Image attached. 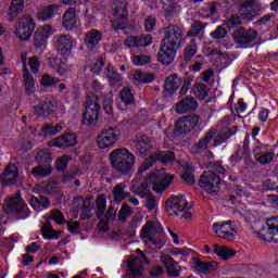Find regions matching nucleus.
<instances>
[{
    "instance_id": "nucleus-1",
    "label": "nucleus",
    "mask_w": 278,
    "mask_h": 278,
    "mask_svg": "<svg viewBox=\"0 0 278 278\" xmlns=\"http://www.w3.org/2000/svg\"><path fill=\"white\" fill-rule=\"evenodd\" d=\"M233 121H236L233 116H227L223 121H220V129L218 131H208L200 142L191 147V153L193 155H199V153H203L204 155H207V157H214V155L210 152V147H212V144L210 143L213 140V147H219V144L227 142L228 138H231V136H233V132H231V129L229 128L231 127V125H233Z\"/></svg>"
},
{
    "instance_id": "nucleus-2",
    "label": "nucleus",
    "mask_w": 278,
    "mask_h": 278,
    "mask_svg": "<svg viewBox=\"0 0 278 278\" xmlns=\"http://www.w3.org/2000/svg\"><path fill=\"white\" fill-rule=\"evenodd\" d=\"M111 167L115 173L127 175L136 166V155L129 152L127 148H117L109 154Z\"/></svg>"
},
{
    "instance_id": "nucleus-3",
    "label": "nucleus",
    "mask_w": 278,
    "mask_h": 278,
    "mask_svg": "<svg viewBox=\"0 0 278 278\" xmlns=\"http://www.w3.org/2000/svg\"><path fill=\"white\" fill-rule=\"evenodd\" d=\"M218 175H217V174ZM225 174V168L220 165H213L212 170L204 172L199 180V186L208 194H216L220 191V176Z\"/></svg>"
},
{
    "instance_id": "nucleus-4",
    "label": "nucleus",
    "mask_w": 278,
    "mask_h": 278,
    "mask_svg": "<svg viewBox=\"0 0 278 278\" xmlns=\"http://www.w3.org/2000/svg\"><path fill=\"white\" fill-rule=\"evenodd\" d=\"M173 179H175V175L161 169L152 173L148 178H146L141 187L149 188V186H152V190H154L156 194H162L165 190H168V187L173 184Z\"/></svg>"
},
{
    "instance_id": "nucleus-5",
    "label": "nucleus",
    "mask_w": 278,
    "mask_h": 278,
    "mask_svg": "<svg viewBox=\"0 0 278 278\" xmlns=\"http://www.w3.org/2000/svg\"><path fill=\"white\" fill-rule=\"evenodd\" d=\"M166 212H169V216H178L179 218H185V220H190L192 218V211L188 206V201L186 195H173L165 203Z\"/></svg>"
},
{
    "instance_id": "nucleus-6",
    "label": "nucleus",
    "mask_w": 278,
    "mask_h": 278,
    "mask_svg": "<svg viewBox=\"0 0 278 278\" xmlns=\"http://www.w3.org/2000/svg\"><path fill=\"white\" fill-rule=\"evenodd\" d=\"M101 112V103L99 98L91 93L87 97L85 112L83 113V124L92 126L99 123V113Z\"/></svg>"
},
{
    "instance_id": "nucleus-7",
    "label": "nucleus",
    "mask_w": 278,
    "mask_h": 278,
    "mask_svg": "<svg viewBox=\"0 0 278 278\" xmlns=\"http://www.w3.org/2000/svg\"><path fill=\"white\" fill-rule=\"evenodd\" d=\"M141 236L156 249L164 247V228L160 224L148 222L142 229Z\"/></svg>"
},
{
    "instance_id": "nucleus-8",
    "label": "nucleus",
    "mask_w": 278,
    "mask_h": 278,
    "mask_svg": "<svg viewBox=\"0 0 278 278\" xmlns=\"http://www.w3.org/2000/svg\"><path fill=\"white\" fill-rule=\"evenodd\" d=\"M2 210L4 214H15L17 218H27L29 216V207L18 194L9 198L3 204Z\"/></svg>"
},
{
    "instance_id": "nucleus-9",
    "label": "nucleus",
    "mask_w": 278,
    "mask_h": 278,
    "mask_svg": "<svg viewBox=\"0 0 278 278\" xmlns=\"http://www.w3.org/2000/svg\"><path fill=\"white\" fill-rule=\"evenodd\" d=\"M121 131L116 127H109L101 130L97 138L99 149H110L118 142Z\"/></svg>"
},
{
    "instance_id": "nucleus-10",
    "label": "nucleus",
    "mask_w": 278,
    "mask_h": 278,
    "mask_svg": "<svg viewBox=\"0 0 278 278\" xmlns=\"http://www.w3.org/2000/svg\"><path fill=\"white\" fill-rule=\"evenodd\" d=\"M55 110H58V102L53 97L40 100L39 103L33 108L35 116H38L39 118H49V116H53Z\"/></svg>"
},
{
    "instance_id": "nucleus-11",
    "label": "nucleus",
    "mask_w": 278,
    "mask_h": 278,
    "mask_svg": "<svg viewBox=\"0 0 278 278\" xmlns=\"http://www.w3.org/2000/svg\"><path fill=\"white\" fill-rule=\"evenodd\" d=\"M35 28L34 18L30 17V15H24L20 17L15 26V36L20 38V40H29Z\"/></svg>"
},
{
    "instance_id": "nucleus-12",
    "label": "nucleus",
    "mask_w": 278,
    "mask_h": 278,
    "mask_svg": "<svg viewBox=\"0 0 278 278\" xmlns=\"http://www.w3.org/2000/svg\"><path fill=\"white\" fill-rule=\"evenodd\" d=\"M212 228L215 236L222 238V240H233L236 233H238L236 226H233V220L213 223Z\"/></svg>"
},
{
    "instance_id": "nucleus-13",
    "label": "nucleus",
    "mask_w": 278,
    "mask_h": 278,
    "mask_svg": "<svg viewBox=\"0 0 278 278\" xmlns=\"http://www.w3.org/2000/svg\"><path fill=\"white\" fill-rule=\"evenodd\" d=\"M175 58H177V46L168 43V39H163L157 53V62L168 66V64H173V62H175Z\"/></svg>"
},
{
    "instance_id": "nucleus-14",
    "label": "nucleus",
    "mask_w": 278,
    "mask_h": 278,
    "mask_svg": "<svg viewBox=\"0 0 278 278\" xmlns=\"http://www.w3.org/2000/svg\"><path fill=\"white\" fill-rule=\"evenodd\" d=\"M258 236L267 242H278V216L267 219L265 225L262 226Z\"/></svg>"
},
{
    "instance_id": "nucleus-15",
    "label": "nucleus",
    "mask_w": 278,
    "mask_h": 278,
    "mask_svg": "<svg viewBox=\"0 0 278 278\" xmlns=\"http://www.w3.org/2000/svg\"><path fill=\"white\" fill-rule=\"evenodd\" d=\"M127 3L125 0H118L114 2V20L113 25H115V29H125L127 27L129 21L127 18Z\"/></svg>"
},
{
    "instance_id": "nucleus-16",
    "label": "nucleus",
    "mask_w": 278,
    "mask_h": 278,
    "mask_svg": "<svg viewBox=\"0 0 278 278\" xmlns=\"http://www.w3.org/2000/svg\"><path fill=\"white\" fill-rule=\"evenodd\" d=\"M97 218H104L105 220H115L116 219V208L114 206H109L108 201L105 200V194H100L96 200ZM105 210L106 214H105Z\"/></svg>"
},
{
    "instance_id": "nucleus-17",
    "label": "nucleus",
    "mask_w": 278,
    "mask_h": 278,
    "mask_svg": "<svg viewBox=\"0 0 278 278\" xmlns=\"http://www.w3.org/2000/svg\"><path fill=\"white\" fill-rule=\"evenodd\" d=\"M155 162H161V164H168L175 162V154L170 151H161L154 154H151L149 159L146 160L142 170H149Z\"/></svg>"
},
{
    "instance_id": "nucleus-18",
    "label": "nucleus",
    "mask_w": 278,
    "mask_h": 278,
    "mask_svg": "<svg viewBox=\"0 0 278 278\" xmlns=\"http://www.w3.org/2000/svg\"><path fill=\"white\" fill-rule=\"evenodd\" d=\"M198 125V115H189L187 117H182L176 123L175 134L176 136H179V134H189V131H192V129H194V127Z\"/></svg>"
},
{
    "instance_id": "nucleus-19",
    "label": "nucleus",
    "mask_w": 278,
    "mask_h": 278,
    "mask_svg": "<svg viewBox=\"0 0 278 278\" xmlns=\"http://www.w3.org/2000/svg\"><path fill=\"white\" fill-rule=\"evenodd\" d=\"M0 181L3 186H16L18 184V167L14 164H9L0 174Z\"/></svg>"
},
{
    "instance_id": "nucleus-20",
    "label": "nucleus",
    "mask_w": 278,
    "mask_h": 278,
    "mask_svg": "<svg viewBox=\"0 0 278 278\" xmlns=\"http://www.w3.org/2000/svg\"><path fill=\"white\" fill-rule=\"evenodd\" d=\"M74 206L76 211L79 212L81 210L80 218L81 220H88L92 217V201L90 198L81 199V197H76L74 200Z\"/></svg>"
},
{
    "instance_id": "nucleus-21",
    "label": "nucleus",
    "mask_w": 278,
    "mask_h": 278,
    "mask_svg": "<svg viewBox=\"0 0 278 278\" xmlns=\"http://www.w3.org/2000/svg\"><path fill=\"white\" fill-rule=\"evenodd\" d=\"M184 34H185L184 28L177 25H169L165 30L164 40H167L168 45H173L174 47H177V45L181 42V39L184 38Z\"/></svg>"
},
{
    "instance_id": "nucleus-22",
    "label": "nucleus",
    "mask_w": 278,
    "mask_h": 278,
    "mask_svg": "<svg viewBox=\"0 0 278 278\" xmlns=\"http://www.w3.org/2000/svg\"><path fill=\"white\" fill-rule=\"evenodd\" d=\"M77 14L81 16V9L77 7L67 9L63 14V27L68 31L77 27Z\"/></svg>"
},
{
    "instance_id": "nucleus-23",
    "label": "nucleus",
    "mask_w": 278,
    "mask_h": 278,
    "mask_svg": "<svg viewBox=\"0 0 278 278\" xmlns=\"http://www.w3.org/2000/svg\"><path fill=\"white\" fill-rule=\"evenodd\" d=\"M54 38L59 55H68L73 49V38L68 35H59Z\"/></svg>"
},
{
    "instance_id": "nucleus-24",
    "label": "nucleus",
    "mask_w": 278,
    "mask_h": 278,
    "mask_svg": "<svg viewBox=\"0 0 278 278\" xmlns=\"http://www.w3.org/2000/svg\"><path fill=\"white\" fill-rule=\"evenodd\" d=\"M257 38V33L254 29L239 28L233 34V39L237 45H249Z\"/></svg>"
},
{
    "instance_id": "nucleus-25",
    "label": "nucleus",
    "mask_w": 278,
    "mask_h": 278,
    "mask_svg": "<svg viewBox=\"0 0 278 278\" xmlns=\"http://www.w3.org/2000/svg\"><path fill=\"white\" fill-rule=\"evenodd\" d=\"M126 277L138 278L140 277V257H129L126 260Z\"/></svg>"
},
{
    "instance_id": "nucleus-26",
    "label": "nucleus",
    "mask_w": 278,
    "mask_h": 278,
    "mask_svg": "<svg viewBox=\"0 0 278 278\" xmlns=\"http://www.w3.org/2000/svg\"><path fill=\"white\" fill-rule=\"evenodd\" d=\"M140 197L144 199V207H147L149 212H153L157 208V200H155V197L151 193V187H141Z\"/></svg>"
},
{
    "instance_id": "nucleus-27",
    "label": "nucleus",
    "mask_w": 278,
    "mask_h": 278,
    "mask_svg": "<svg viewBox=\"0 0 278 278\" xmlns=\"http://www.w3.org/2000/svg\"><path fill=\"white\" fill-rule=\"evenodd\" d=\"M75 144H77V136L74 134L56 137L53 141V147H59V149H68V147H75Z\"/></svg>"
},
{
    "instance_id": "nucleus-28",
    "label": "nucleus",
    "mask_w": 278,
    "mask_h": 278,
    "mask_svg": "<svg viewBox=\"0 0 278 278\" xmlns=\"http://www.w3.org/2000/svg\"><path fill=\"white\" fill-rule=\"evenodd\" d=\"M30 173L35 179H45L53 173V167L49 163H38V166L34 167Z\"/></svg>"
},
{
    "instance_id": "nucleus-29",
    "label": "nucleus",
    "mask_w": 278,
    "mask_h": 278,
    "mask_svg": "<svg viewBox=\"0 0 278 278\" xmlns=\"http://www.w3.org/2000/svg\"><path fill=\"white\" fill-rule=\"evenodd\" d=\"M193 267L198 273L207 274L216 270L218 268V263L216 261L203 262L201 260H195L193 262Z\"/></svg>"
},
{
    "instance_id": "nucleus-30",
    "label": "nucleus",
    "mask_w": 278,
    "mask_h": 278,
    "mask_svg": "<svg viewBox=\"0 0 278 278\" xmlns=\"http://www.w3.org/2000/svg\"><path fill=\"white\" fill-rule=\"evenodd\" d=\"M197 108H199V104L194 98H186L176 105V112L177 114H186V112H192Z\"/></svg>"
},
{
    "instance_id": "nucleus-31",
    "label": "nucleus",
    "mask_w": 278,
    "mask_h": 278,
    "mask_svg": "<svg viewBox=\"0 0 278 278\" xmlns=\"http://www.w3.org/2000/svg\"><path fill=\"white\" fill-rule=\"evenodd\" d=\"M213 253H215L217 257H219V260H223L224 262H227V260H231V257L236 255L235 250L230 249L229 247L220 244L213 245Z\"/></svg>"
},
{
    "instance_id": "nucleus-32",
    "label": "nucleus",
    "mask_w": 278,
    "mask_h": 278,
    "mask_svg": "<svg viewBox=\"0 0 278 278\" xmlns=\"http://www.w3.org/2000/svg\"><path fill=\"white\" fill-rule=\"evenodd\" d=\"M103 34L97 29H91L85 35V45L88 49H94L101 42Z\"/></svg>"
},
{
    "instance_id": "nucleus-33",
    "label": "nucleus",
    "mask_w": 278,
    "mask_h": 278,
    "mask_svg": "<svg viewBox=\"0 0 278 278\" xmlns=\"http://www.w3.org/2000/svg\"><path fill=\"white\" fill-rule=\"evenodd\" d=\"M104 75L109 80L110 86L116 88L123 81V76L112 65H108L104 70Z\"/></svg>"
},
{
    "instance_id": "nucleus-34",
    "label": "nucleus",
    "mask_w": 278,
    "mask_h": 278,
    "mask_svg": "<svg viewBox=\"0 0 278 278\" xmlns=\"http://www.w3.org/2000/svg\"><path fill=\"white\" fill-rule=\"evenodd\" d=\"M239 14L242 18H247L251 21L257 14L255 11V0H248L245 1L239 10Z\"/></svg>"
},
{
    "instance_id": "nucleus-35",
    "label": "nucleus",
    "mask_w": 278,
    "mask_h": 278,
    "mask_svg": "<svg viewBox=\"0 0 278 278\" xmlns=\"http://www.w3.org/2000/svg\"><path fill=\"white\" fill-rule=\"evenodd\" d=\"M60 10V4H50L47 7H43L39 10L38 17L41 18V21H50V18L55 17Z\"/></svg>"
},
{
    "instance_id": "nucleus-36",
    "label": "nucleus",
    "mask_w": 278,
    "mask_h": 278,
    "mask_svg": "<svg viewBox=\"0 0 278 278\" xmlns=\"http://www.w3.org/2000/svg\"><path fill=\"white\" fill-rule=\"evenodd\" d=\"M25 10V0H11L8 16L9 21H14L18 14Z\"/></svg>"
},
{
    "instance_id": "nucleus-37",
    "label": "nucleus",
    "mask_w": 278,
    "mask_h": 278,
    "mask_svg": "<svg viewBox=\"0 0 278 278\" xmlns=\"http://www.w3.org/2000/svg\"><path fill=\"white\" fill-rule=\"evenodd\" d=\"M181 86V78L177 75L169 76L165 81V92L167 94H175L179 87Z\"/></svg>"
},
{
    "instance_id": "nucleus-38",
    "label": "nucleus",
    "mask_w": 278,
    "mask_h": 278,
    "mask_svg": "<svg viewBox=\"0 0 278 278\" xmlns=\"http://www.w3.org/2000/svg\"><path fill=\"white\" fill-rule=\"evenodd\" d=\"M30 205L35 212H42V210H47L51 205V202L49 201V198L47 197H40L37 198L33 195L30 198Z\"/></svg>"
},
{
    "instance_id": "nucleus-39",
    "label": "nucleus",
    "mask_w": 278,
    "mask_h": 278,
    "mask_svg": "<svg viewBox=\"0 0 278 278\" xmlns=\"http://www.w3.org/2000/svg\"><path fill=\"white\" fill-rule=\"evenodd\" d=\"M23 79H24V86L27 94H34L36 81L34 80V76L31 75V72H29L27 67H24Z\"/></svg>"
},
{
    "instance_id": "nucleus-40",
    "label": "nucleus",
    "mask_w": 278,
    "mask_h": 278,
    "mask_svg": "<svg viewBox=\"0 0 278 278\" xmlns=\"http://www.w3.org/2000/svg\"><path fill=\"white\" fill-rule=\"evenodd\" d=\"M167 268V273L169 277H179V273H181V267L172 257L167 256L166 261H163Z\"/></svg>"
},
{
    "instance_id": "nucleus-41",
    "label": "nucleus",
    "mask_w": 278,
    "mask_h": 278,
    "mask_svg": "<svg viewBox=\"0 0 278 278\" xmlns=\"http://www.w3.org/2000/svg\"><path fill=\"white\" fill-rule=\"evenodd\" d=\"M113 197V201H116L117 203L125 201V199H129V192H125V184H118L115 186Z\"/></svg>"
},
{
    "instance_id": "nucleus-42",
    "label": "nucleus",
    "mask_w": 278,
    "mask_h": 278,
    "mask_svg": "<svg viewBox=\"0 0 278 278\" xmlns=\"http://www.w3.org/2000/svg\"><path fill=\"white\" fill-rule=\"evenodd\" d=\"M119 99L124 103L125 108H129V105H132L134 103V93H131L129 88H124L119 92Z\"/></svg>"
},
{
    "instance_id": "nucleus-43",
    "label": "nucleus",
    "mask_w": 278,
    "mask_h": 278,
    "mask_svg": "<svg viewBox=\"0 0 278 278\" xmlns=\"http://www.w3.org/2000/svg\"><path fill=\"white\" fill-rule=\"evenodd\" d=\"M193 94H194V97L200 99V101H203V99H205L207 97V94H210V88L205 87V85H203V84L198 83L193 87Z\"/></svg>"
},
{
    "instance_id": "nucleus-44",
    "label": "nucleus",
    "mask_w": 278,
    "mask_h": 278,
    "mask_svg": "<svg viewBox=\"0 0 278 278\" xmlns=\"http://www.w3.org/2000/svg\"><path fill=\"white\" fill-rule=\"evenodd\" d=\"M36 161L38 164H51L53 157H51V152L48 149H45L37 153Z\"/></svg>"
},
{
    "instance_id": "nucleus-45",
    "label": "nucleus",
    "mask_w": 278,
    "mask_h": 278,
    "mask_svg": "<svg viewBox=\"0 0 278 278\" xmlns=\"http://www.w3.org/2000/svg\"><path fill=\"white\" fill-rule=\"evenodd\" d=\"M164 5L167 8L165 9V17L170 21L175 14H177V7H175V0H162Z\"/></svg>"
},
{
    "instance_id": "nucleus-46",
    "label": "nucleus",
    "mask_w": 278,
    "mask_h": 278,
    "mask_svg": "<svg viewBox=\"0 0 278 278\" xmlns=\"http://www.w3.org/2000/svg\"><path fill=\"white\" fill-rule=\"evenodd\" d=\"M194 168H192V166L190 165H186L184 167V173H182V179L184 181H186V184H189V186H192L195 184V179H194Z\"/></svg>"
},
{
    "instance_id": "nucleus-47",
    "label": "nucleus",
    "mask_w": 278,
    "mask_h": 278,
    "mask_svg": "<svg viewBox=\"0 0 278 278\" xmlns=\"http://www.w3.org/2000/svg\"><path fill=\"white\" fill-rule=\"evenodd\" d=\"M41 233L46 239L55 238L58 240V238L60 237V233L53 230L50 223L43 224V226L41 227Z\"/></svg>"
},
{
    "instance_id": "nucleus-48",
    "label": "nucleus",
    "mask_w": 278,
    "mask_h": 278,
    "mask_svg": "<svg viewBox=\"0 0 278 278\" xmlns=\"http://www.w3.org/2000/svg\"><path fill=\"white\" fill-rule=\"evenodd\" d=\"M254 157L258 164H270L275 160V153L265 152V153H255Z\"/></svg>"
},
{
    "instance_id": "nucleus-49",
    "label": "nucleus",
    "mask_w": 278,
    "mask_h": 278,
    "mask_svg": "<svg viewBox=\"0 0 278 278\" xmlns=\"http://www.w3.org/2000/svg\"><path fill=\"white\" fill-rule=\"evenodd\" d=\"M34 45L37 51H40V53H42V51H45V49L47 48V38L41 36L40 33H35Z\"/></svg>"
},
{
    "instance_id": "nucleus-50",
    "label": "nucleus",
    "mask_w": 278,
    "mask_h": 278,
    "mask_svg": "<svg viewBox=\"0 0 278 278\" xmlns=\"http://www.w3.org/2000/svg\"><path fill=\"white\" fill-rule=\"evenodd\" d=\"M194 55H197V42H194V40H191L185 49L186 62H190V60H192Z\"/></svg>"
},
{
    "instance_id": "nucleus-51",
    "label": "nucleus",
    "mask_w": 278,
    "mask_h": 278,
    "mask_svg": "<svg viewBox=\"0 0 278 278\" xmlns=\"http://www.w3.org/2000/svg\"><path fill=\"white\" fill-rule=\"evenodd\" d=\"M62 131V125L56 124H47L46 127L43 128V134L46 136H55V134H60Z\"/></svg>"
},
{
    "instance_id": "nucleus-52",
    "label": "nucleus",
    "mask_w": 278,
    "mask_h": 278,
    "mask_svg": "<svg viewBox=\"0 0 278 278\" xmlns=\"http://www.w3.org/2000/svg\"><path fill=\"white\" fill-rule=\"evenodd\" d=\"M241 23L242 20L240 18V16L233 15L224 23V27H226L227 29H233V27H238V25H240Z\"/></svg>"
},
{
    "instance_id": "nucleus-53",
    "label": "nucleus",
    "mask_w": 278,
    "mask_h": 278,
    "mask_svg": "<svg viewBox=\"0 0 278 278\" xmlns=\"http://www.w3.org/2000/svg\"><path fill=\"white\" fill-rule=\"evenodd\" d=\"M129 214H131V208H129V204L127 203H123L119 213H118V220H121V223H125V220H127V216H129Z\"/></svg>"
},
{
    "instance_id": "nucleus-54",
    "label": "nucleus",
    "mask_w": 278,
    "mask_h": 278,
    "mask_svg": "<svg viewBox=\"0 0 278 278\" xmlns=\"http://www.w3.org/2000/svg\"><path fill=\"white\" fill-rule=\"evenodd\" d=\"M204 27L201 22H193L191 25V29L187 33V36L192 37V36H199L201 31H203Z\"/></svg>"
},
{
    "instance_id": "nucleus-55",
    "label": "nucleus",
    "mask_w": 278,
    "mask_h": 278,
    "mask_svg": "<svg viewBox=\"0 0 278 278\" xmlns=\"http://www.w3.org/2000/svg\"><path fill=\"white\" fill-rule=\"evenodd\" d=\"M88 1L90 0H73V5L80 10L81 16H86L88 14V8L86 7V3H88Z\"/></svg>"
},
{
    "instance_id": "nucleus-56",
    "label": "nucleus",
    "mask_w": 278,
    "mask_h": 278,
    "mask_svg": "<svg viewBox=\"0 0 278 278\" xmlns=\"http://www.w3.org/2000/svg\"><path fill=\"white\" fill-rule=\"evenodd\" d=\"M104 66H105V61L103 60V58H99L93 63L91 67V73H93V75H100Z\"/></svg>"
},
{
    "instance_id": "nucleus-57",
    "label": "nucleus",
    "mask_w": 278,
    "mask_h": 278,
    "mask_svg": "<svg viewBox=\"0 0 278 278\" xmlns=\"http://www.w3.org/2000/svg\"><path fill=\"white\" fill-rule=\"evenodd\" d=\"M54 31L55 30L53 29L52 26L45 25L43 27H41L37 30V34H40L43 38H46L48 40L49 36H53Z\"/></svg>"
},
{
    "instance_id": "nucleus-58",
    "label": "nucleus",
    "mask_w": 278,
    "mask_h": 278,
    "mask_svg": "<svg viewBox=\"0 0 278 278\" xmlns=\"http://www.w3.org/2000/svg\"><path fill=\"white\" fill-rule=\"evenodd\" d=\"M28 66L31 73H38V71H40V60H38L37 56L29 58Z\"/></svg>"
},
{
    "instance_id": "nucleus-59",
    "label": "nucleus",
    "mask_w": 278,
    "mask_h": 278,
    "mask_svg": "<svg viewBox=\"0 0 278 278\" xmlns=\"http://www.w3.org/2000/svg\"><path fill=\"white\" fill-rule=\"evenodd\" d=\"M58 80L49 75H43L41 77V86H43V88H51V86H55Z\"/></svg>"
},
{
    "instance_id": "nucleus-60",
    "label": "nucleus",
    "mask_w": 278,
    "mask_h": 278,
    "mask_svg": "<svg viewBox=\"0 0 278 278\" xmlns=\"http://www.w3.org/2000/svg\"><path fill=\"white\" fill-rule=\"evenodd\" d=\"M126 47H130V49H138L140 47V39L136 36H129L125 40Z\"/></svg>"
},
{
    "instance_id": "nucleus-61",
    "label": "nucleus",
    "mask_w": 278,
    "mask_h": 278,
    "mask_svg": "<svg viewBox=\"0 0 278 278\" xmlns=\"http://www.w3.org/2000/svg\"><path fill=\"white\" fill-rule=\"evenodd\" d=\"M56 170H65L68 166V156L64 155L56 160L55 162Z\"/></svg>"
},
{
    "instance_id": "nucleus-62",
    "label": "nucleus",
    "mask_w": 278,
    "mask_h": 278,
    "mask_svg": "<svg viewBox=\"0 0 278 278\" xmlns=\"http://www.w3.org/2000/svg\"><path fill=\"white\" fill-rule=\"evenodd\" d=\"M51 218L54 220L56 225H62L64 223V213L59 210L51 212Z\"/></svg>"
},
{
    "instance_id": "nucleus-63",
    "label": "nucleus",
    "mask_w": 278,
    "mask_h": 278,
    "mask_svg": "<svg viewBox=\"0 0 278 278\" xmlns=\"http://www.w3.org/2000/svg\"><path fill=\"white\" fill-rule=\"evenodd\" d=\"M67 229L71 233H79L81 231V226L79 222H68Z\"/></svg>"
},
{
    "instance_id": "nucleus-64",
    "label": "nucleus",
    "mask_w": 278,
    "mask_h": 278,
    "mask_svg": "<svg viewBox=\"0 0 278 278\" xmlns=\"http://www.w3.org/2000/svg\"><path fill=\"white\" fill-rule=\"evenodd\" d=\"M114 103V100L112 99V97H109L104 100L103 103V108H104V112L105 114L112 115L114 110L112 109V104Z\"/></svg>"
}]
</instances>
